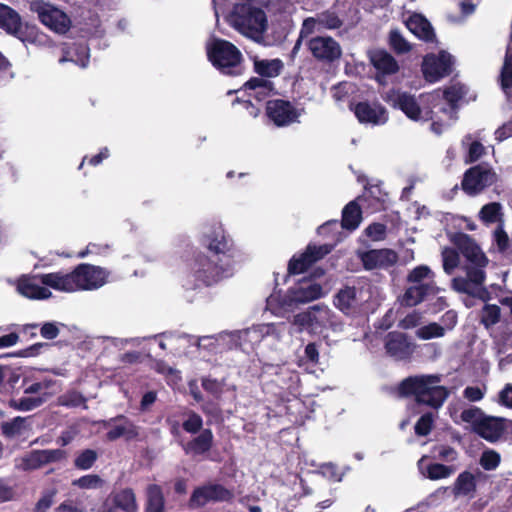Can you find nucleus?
I'll return each mask as SVG.
<instances>
[{
  "label": "nucleus",
  "instance_id": "nucleus-11",
  "mask_svg": "<svg viewBox=\"0 0 512 512\" xmlns=\"http://www.w3.org/2000/svg\"><path fill=\"white\" fill-rule=\"evenodd\" d=\"M75 287L77 291H93L108 283L110 271L104 267L82 263L74 269Z\"/></svg>",
  "mask_w": 512,
  "mask_h": 512
},
{
  "label": "nucleus",
  "instance_id": "nucleus-42",
  "mask_svg": "<svg viewBox=\"0 0 512 512\" xmlns=\"http://www.w3.org/2000/svg\"><path fill=\"white\" fill-rule=\"evenodd\" d=\"M253 64H254V71L263 77L267 78H273L277 77L283 67V62L276 58V59H260L258 57L253 58Z\"/></svg>",
  "mask_w": 512,
  "mask_h": 512
},
{
  "label": "nucleus",
  "instance_id": "nucleus-10",
  "mask_svg": "<svg viewBox=\"0 0 512 512\" xmlns=\"http://www.w3.org/2000/svg\"><path fill=\"white\" fill-rule=\"evenodd\" d=\"M29 8L39 20L52 31L64 34L71 27V20L62 10L42 0H31Z\"/></svg>",
  "mask_w": 512,
  "mask_h": 512
},
{
  "label": "nucleus",
  "instance_id": "nucleus-41",
  "mask_svg": "<svg viewBox=\"0 0 512 512\" xmlns=\"http://www.w3.org/2000/svg\"><path fill=\"white\" fill-rule=\"evenodd\" d=\"M212 443V431L210 429H205L196 438L188 442L184 447V450L188 455H202L210 450Z\"/></svg>",
  "mask_w": 512,
  "mask_h": 512
},
{
  "label": "nucleus",
  "instance_id": "nucleus-44",
  "mask_svg": "<svg viewBox=\"0 0 512 512\" xmlns=\"http://www.w3.org/2000/svg\"><path fill=\"white\" fill-rule=\"evenodd\" d=\"M361 222V210L356 201L348 203L342 212L341 226L348 230H355Z\"/></svg>",
  "mask_w": 512,
  "mask_h": 512
},
{
  "label": "nucleus",
  "instance_id": "nucleus-32",
  "mask_svg": "<svg viewBox=\"0 0 512 512\" xmlns=\"http://www.w3.org/2000/svg\"><path fill=\"white\" fill-rule=\"evenodd\" d=\"M112 423H116L107 433V439L114 441L120 437H124L127 440L134 439L138 436V428L128 419L123 416L116 417L105 422V426H111Z\"/></svg>",
  "mask_w": 512,
  "mask_h": 512
},
{
  "label": "nucleus",
  "instance_id": "nucleus-49",
  "mask_svg": "<svg viewBox=\"0 0 512 512\" xmlns=\"http://www.w3.org/2000/svg\"><path fill=\"white\" fill-rule=\"evenodd\" d=\"M502 206L497 202H492L484 205L479 212L480 218L485 223L502 224Z\"/></svg>",
  "mask_w": 512,
  "mask_h": 512
},
{
  "label": "nucleus",
  "instance_id": "nucleus-2",
  "mask_svg": "<svg viewBox=\"0 0 512 512\" xmlns=\"http://www.w3.org/2000/svg\"><path fill=\"white\" fill-rule=\"evenodd\" d=\"M453 243L465 258L463 270L465 276H458L452 279V289L458 293L468 294L483 299L487 295L484 286L486 274L485 268L489 263L477 243L467 234H455Z\"/></svg>",
  "mask_w": 512,
  "mask_h": 512
},
{
  "label": "nucleus",
  "instance_id": "nucleus-1",
  "mask_svg": "<svg viewBox=\"0 0 512 512\" xmlns=\"http://www.w3.org/2000/svg\"><path fill=\"white\" fill-rule=\"evenodd\" d=\"M453 243L465 258L463 270L465 276H458L452 279V289L458 293L468 294L483 299L487 295L484 286L486 274L485 268L489 263L477 243L467 234H455Z\"/></svg>",
  "mask_w": 512,
  "mask_h": 512
},
{
  "label": "nucleus",
  "instance_id": "nucleus-20",
  "mask_svg": "<svg viewBox=\"0 0 512 512\" xmlns=\"http://www.w3.org/2000/svg\"><path fill=\"white\" fill-rule=\"evenodd\" d=\"M353 110L358 121L362 124L377 126L388 121L386 109L378 103L359 102Z\"/></svg>",
  "mask_w": 512,
  "mask_h": 512
},
{
  "label": "nucleus",
  "instance_id": "nucleus-35",
  "mask_svg": "<svg viewBox=\"0 0 512 512\" xmlns=\"http://www.w3.org/2000/svg\"><path fill=\"white\" fill-rule=\"evenodd\" d=\"M0 28L25 41L22 37V22L19 14L4 4H0Z\"/></svg>",
  "mask_w": 512,
  "mask_h": 512
},
{
  "label": "nucleus",
  "instance_id": "nucleus-64",
  "mask_svg": "<svg viewBox=\"0 0 512 512\" xmlns=\"http://www.w3.org/2000/svg\"><path fill=\"white\" fill-rule=\"evenodd\" d=\"M500 463V455L492 450L485 451L480 459L481 466L486 470L495 469Z\"/></svg>",
  "mask_w": 512,
  "mask_h": 512
},
{
  "label": "nucleus",
  "instance_id": "nucleus-9",
  "mask_svg": "<svg viewBox=\"0 0 512 512\" xmlns=\"http://www.w3.org/2000/svg\"><path fill=\"white\" fill-rule=\"evenodd\" d=\"M202 243L219 260L220 256L232 258L235 256L231 238L226 234L220 222L207 224L202 230Z\"/></svg>",
  "mask_w": 512,
  "mask_h": 512
},
{
  "label": "nucleus",
  "instance_id": "nucleus-3",
  "mask_svg": "<svg viewBox=\"0 0 512 512\" xmlns=\"http://www.w3.org/2000/svg\"><path fill=\"white\" fill-rule=\"evenodd\" d=\"M400 396H413L418 404L439 409L449 396L448 389L441 385L438 374L415 375L405 378L399 384Z\"/></svg>",
  "mask_w": 512,
  "mask_h": 512
},
{
  "label": "nucleus",
  "instance_id": "nucleus-28",
  "mask_svg": "<svg viewBox=\"0 0 512 512\" xmlns=\"http://www.w3.org/2000/svg\"><path fill=\"white\" fill-rule=\"evenodd\" d=\"M439 288L435 283H425L419 285H410L400 298L403 306L413 307L421 303L427 296L438 293Z\"/></svg>",
  "mask_w": 512,
  "mask_h": 512
},
{
  "label": "nucleus",
  "instance_id": "nucleus-19",
  "mask_svg": "<svg viewBox=\"0 0 512 512\" xmlns=\"http://www.w3.org/2000/svg\"><path fill=\"white\" fill-rule=\"evenodd\" d=\"M440 98L434 102L433 108H437V114L442 112L448 120H454L456 114L457 102L466 94V87L459 83L447 88Z\"/></svg>",
  "mask_w": 512,
  "mask_h": 512
},
{
  "label": "nucleus",
  "instance_id": "nucleus-52",
  "mask_svg": "<svg viewBox=\"0 0 512 512\" xmlns=\"http://www.w3.org/2000/svg\"><path fill=\"white\" fill-rule=\"evenodd\" d=\"M463 146H468L466 163L477 161L484 153V146L478 141H472L470 136H466L462 141Z\"/></svg>",
  "mask_w": 512,
  "mask_h": 512
},
{
  "label": "nucleus",
  "instance_id": "nucleus-30",
  "mask_svg": "<svg viewBox=\"0 0 512 512\" xmlns=\"http://www.w3.org/2000/svg\"><path fill=\"white\" fill-rule=\"evenodd\" d=\"M291 297L296 307L317 300L323 296V289L320 284L310 281L300 282L297 286L290 288Z\"/></svg>",
  "mask_w": 512,
  "mask_h": 512
},
{
  "label": "nucleus",
  "instance_id": "nucleus-61",
  "mask_svg": "<svg viewBox=\"0 0 512 512\" xmlns=\"http://www.w3.org/2000/svg\"><path fill=\"white\" fill-rule=\"evenodd\" d=\"M203 420L200 415L190 412L187 415V419L183 422V429L188 432L195 434L202 428Z\"/></svg>",
  "mask_w": 512,
  "mask_h": 512
},
{
  "label": "nucleus",
  "instance_id": "nucleus-37",
  "mask_svg": "<svg viewBox=\"0 0 512 512\" xmlns=\"http://www.w3.org/2000/svg\"><path fill=\"white\" fill-rule=\"evenodd\" d=\"M89 48L86 44L79 43L72 46L63 47V56L59 59V63L73 62L76 65L85 68L89 63Z\"/></svg>",
  "mask_w": 512,
  "mask_h": 512
},
{
  "label": "nucleus",
  "instance_id": "nucleus-22",
  "mask_svg": "<svg viewBox=\"0 0 512 512\" xmlns=\"http://www.w3.org/2000/svg\"><path fill=\"white\" fill-rule=\"evenodd\" d=\"M358 256L367 270L388 268L394 265L398 259L397 254L391 249L359 252Z\"/></svg>",
  "mask_w": 512,
  "mask_h": 512
},
{
  "label": "nucleus",
  "instance_id": "nucleus-13",
  "mask_svg": "<svg viewBox=\"0 0 512 512\" xmlns=\"http://www.w3.org/2000/svg\"><path fill=\"white\" fill-rule=\"evenodd\" d=\"M66 457L61 449L33 450L15 459V468L22 471H30L41 468L44 465L59 462Z\"/></svg>",
  "mask_w": 512,
  "mask_h": 512
},
{
  "label": "nucleus",
  "instance_id": "nucleus-56",
  "mask_svg": "<svg viewBox=\"0 0 512 512\" xmlns=\"http://www.w3.org/2000/svg\"><path fill=\"white\" fill-rule=\"evenodd\" d=\"M97 453L92 449H86L82 451L74 461V464L77 468L81 470L90 469L95 461L97 460Z\"/></svg>",
  "mask_w": 512,
  "mask_h": 512
},
{
  "label": "nucleus",
  "instance_id": "nucleus-54",
  "mask_svg": "<svg viewBox=\"0 0 512 512\" xmlns=\"http://www.w3.org/2000/svg\"><path fill=\"white\" fill-rule=\"evenodd\" d=\"M483 411L477 407H469L464 409L460 414V419L463 422L469 423L473 426L474 431L478 427V424L485 418Z\"/></svg>",
  "mask_w": 512,
  "mask_h": 512
},
{
  "label": "nucleus",
  "instance_id": "nucleus-36",
  "mask_svg": "<svg viewBox=\"0 0 512 512\" xmlns=\"http://www.w3.org/2000/svg\"><path fill=\"white\" fill-rule=\"evenodd\" d=\"M481 472L471 473L464 471L458 475L453 485V493L455 496H465L473 498L476 492L477 479L481 476Z\"/></svg>",
  "mask_w": 512,
  "mask_h": 512
},
{
  "label": "nucleus",
  "instance_id": "nucleus-26",
  "mask_svg": "<svg viewBox=\"0 0 512 512\" xmlns=\"http://www.w3.org/2000/svg\"><path fill=\"white\" fill-rule=\"evenodd\" d=\"M385 347L387 353L397 360L407 359L414 352V344L405 334L399 332L388 334Z\"/></svg>",
  "mask_w": 512,
  "mask_h": 512
},
{
  "label": "nucleus",
  "instance_id": "nucleus-25",
  "mask_svg": "<svg viewBox=\"0 0 512 512\" xmlns=\"http://www.w3.org/2000/svg\"><path fill=\"white\" fill-rule=\"evenodd\" d=\"M16 289L22 296L34 300H45L52 296L51 291L40 282V275L22 276L17 281Z\"/></svg>",
  "mask_w": 512,
  "mask_h": 512
},
{
  "label": "nucleus",
  "instance_id": "nucleus-15",
  "mask_svg": "<svg viewBox=\"0 0 512 512\" xmlns=\"http://www.w3.org/2000/svg\"><path fill=\"white\" fill-rule=\"evenodd\" d=\"M496 180V174L490 167L476 165L466 171L462 181V189L469 195H475L494 184Z\"/></svg>",
  "mask_w": 512,
  "mask_h": 512
},
{
  "label": "nucleus",
  "instance_id": "nucleus-60",
  "mask_svg": "<svg viewBox=\"0 0 512 512\" xmlns=\"http://www.w3.org/2000/svg\"><path fill=\"white\" fill-rule=\"evenodd\" d=\"M434 421L432 413L423 414L415 424V433L419 436H426L430 433Z\"/></svg>",
  "mask_w": 512,
  "mask_h": 512
},
{
  "label": "nucleus",
  "instance_id": "nucleus-59",
  "mask_svg": "<svg viewBox=\"0 0 512 512\" xmlns=\"http://www.w3.org/2000/svg\"><path fill=\"white\" fill-rule=\"evenodd\" d=\"M389 41L391 47L397 53H406L411 49V46L408 43V41L397 30H392L390 32Z\"/></svg>",
  "mask_w": 512,
  "mask_h": 512
},
{
  "label": "nucleus",
  "instance_id": "nucleus-23",
  "mask_svg": "<svg viewBox=\"0 0 512 512\" xmlns=\"http://www.w3.org/2000/svg\"><path fill=\"white\" fill-rule=\"evenodd\" d=\"M40 282L49 290L53 289L61 293L76 292L73 270L70 272L56 271L40 274Z\"/></svg>",
  "mask_w": 512,
  "mask_h": 512
},
{
  "label": "nucleus",
  "instance_id": "nucleus-53",
  "mask_svg": "<svg viewBox=\"0 0 512 512\" xmlns=\"http://www.w3.org/2000/svg\"><path fill=\"white\" fill-rule=\"evenodd\" d=\"M86 399L84 396L77 392V391H68L67 393H64L63 395L58 397V404L64 407H79L81 405L85 406Z\"/></svg>",
  "mask_w": 512,
  "mask_h": 512
},
{
  "label": "nucleus",
  "instance_id": "nucleus-5",
  "mask_svg": "<svg viewBox=\"0 0 512 512\" xmlns=\"http://www.w3.org/2000/svg\"><path fill=\"white\" fill-rule=\"evenodd\" d=\"M228 23L242 35L256 42L263 40L267 29L265 12L253 7L249 2L235 4L228 16Z\"/></svg>",
  "mask_w": 512,
  "mask_h": 512
},
{
  "label": "nucleus",
  "instance_id": "nucleus-45",
  "mask_svg": "<svg viewBox=\"0 0 512 512\" xmlns=\"http://www.w3.org/2000/svg\"><path fill=\"white\" fill-rule=\"evenodd\" d=\"M164 498L162 491L157 485H150L147 488V512H163Z\"/></svg>",
  "mask_w": 512,
  "mask_h": 512
},
{
  "label": "nucleus",
  "instance_id": "nucleus-38",
  "mask_svg": "<svg viewBox=\"0 0 512 512\" xmlns=\"http://www.w3.org/2000/svg\"><path fill=\"white\" fill-rule=\"evenodd\" d=\"M30 417H16L11 421L2 423L1 431L8 438H26L31 431Z\"/></svg>",
  "mask_w": 512,
  "mask_h": 512
},
{
  "label": "nucleus",
  "instance_id": "nucleus-33",
  "mask_svg": "<svg viewBox=\"0 0 512 512\" xmlns=\"http://www.w3.org/2000/svg\"><path fill=\"white\" fill-rule=\"evenodd\" d=\"M242 90L248 98L261 102L273 93L274 85L270 80L254 77L244 84Z\"/></svg>",
  "mask_w": 512,
  "mask_h": 512
},
{
  "label": "nucleus",
  "instance_id": "nucleus-39",
  "mask_svg": "<svg viewBox=\"0 0 512 512\" xmlns=\"http://www.w3.org/2000/svg\"><path fill=\"white\" fill-rule=\"evenodd\" d=\"M425 457H422L419 462V470L421 474L430 480H440L449 478L455 473L457 467L454 465H444L440 463H431L424 465Z\"/></svg>",
  "mask_w": 512,
  "mask_h": 512
},
{
  "label": "nucleus",
  "instance_id": "nucleus-29",
  "mask_svg": "<svg viewBox=\"0 0 512 512\" xmlns=\"http://www.w3.org/2000/svg\"><path fill=\"white\" fill-rule=\"evenodd\" d=\"M178 341H186L190 342L191 340L194 341L195 345L199 349H205L208 352H217L218 350H221L222 347H227L229 349H232L230 347L231 345V336L230 332L221 333L217 336H203L200 338H193V337H178Z\"/></svg>",
  "mask_w": 512,
  "mask_h": 512
},
{
  "label": "nucleus",
  "instance_id": "nucleus-63",
  "mask_svg": "<svg viewBox=\"0 0 512 512\" xmlns=\"http://www.w3.org/2000/svg\"><path fill=\"white\" fill-rule=\"evenodd\" d=\"M321 28L335 29L341 25V21L335 13L327 12L316 17Z\"/></svg>",
  "mask_w": 512,
  "mask_h": 512
},
{
  "label": "nucleus",
  "instance_id": "nucleus-24",
  "mask_svg": "<svg viewBox=\"0 0 512 512\" xmlns=\"http://www.w3.org/2000/svg\"><path fill=\"white\" fill-rule=\"evenodd\" d=\"M232 348L240 347L243 350L253 348L255 345L265 341L263 323L253 325L245 330L230 332Z\"/></svg>",
  "mask_w": 512,
  "mask_h": 512
},
{
  "label": "nucleus",
  "instance_id": "nucleus-47",
  "mask_svg": "<svg viewBox=\"0 0 512 512\" xmlns=\"http://www.w3.org/2000/svg\"><path fill=\"white\" fill-rule=\"evenodd\" d=\"M115 505L126 511V512H135L137 509L136 498L131 489H124L114 496Z\"/></svg>",
  "mask_w": 512,
  "mask_h": 512
},
{
  "label": "nucleus",
  "instance_id": "nucleus-17",
  "mask_svg": "<svg viewBox=\"0 0 512 512\" xmlns=\"http://www.w3.org/2000/svg\"><path fill=\"white\" fill-rule=\"evenodd\" d=\"M332 250V246L328 244L315 246L309 245L305 252L298 256H293V258L289 261L288 271L291 274H300L305 272L309 266H311L314 262L320 260L325 255L330 253Z\"/></svg>",
  "mask_w": 512,
  "mask_h": 512
},
{
  "label": "nucleus",
  "instance_id": "nucleus-4",
  "mask_svg": "<svg viewBox=\"0 0 512 512\" xmlns=\"http://www.w3.org/2000/svg\"><path fill=\"white\" fill-rule=\"evenodd\" d=\"M291 325L298 333L307 331L314 335L322 334L326 329H331L333 332L344 330V323L340 318L327 305L323 304L313 305L294 315Z\"/></svg>",
  "mask_w": 512,
  "mask_h": 512
},
{
  "label": "nucleus",
  "instance_id": "nucleus-51",
  "mask_svg": "<svg viewBox=\"0 0 512 512\" xmlns=\"http://www.w3.org/2000/svg\"><path fill=\"white\" fill-rule=\"evenodd\" d=\"M443 270L446 274L451 275L459 266V254L452 248H444L442 250Z\"/></svg>",
  "mask_w": 512,
  "mask_h": 512
},
{
  "label": "nucleus",
  "instance_id": "nucleus-62",
  "mask_svg": "<svg viewBox=\"0 0 512 512\" xmlns=\"http://www.w3.org/2000/svg\"><path fill=\"white\" fill-rule=\"evenodd\" d=\"M40 383L43 390V395H40V397H45V402L61 389L59 382L52 378H43Z\"/></svg>",
  "mask_w": 512,
  "mask_h": 512
},
{
  "label": "nucleus",
  "instance_id": "nucleus-48",
  "mask_svg": "<svg viewBox=\"0 0 512 512\" xmlns=\"http://www.w3.org/2000/svg\"><path fill=\"white\" fill-rule=\"evenodd\" d=\"M45 403V397L25 396L19 399H12L9 402L10 407L19 411H31Z\"/></svg>",
  "mask_w": 512,
  "mask_h": 512
},
{
  "label": "nucleus",
  "instance_id": "nucleus-14",
  "mask_svg": "<svg viewBox=\"0 0 512 512\" xmlns=\"http://www.w3.org/2000/svg\"><path fill=\"white\" fill-rule=\"evenodd\" d=\"M368 297L363 289L346 286L334 296V305L347 316L361 313Z\"/></svg>",
  "mask_w": 512,
  "mask_h": 512
},
{
  "label": "nucleus",
  "instance_id": "nucleus-6",
  "mask_svg": "<svg viewBox=\"0 0 512 512\" xmlns=\"http://www.w3.org/2000/svg\"><path fill=\"white\" fill-rule=\"evenodd\" d=\"M440 98L439 92L427 96H421L419 101L411 94L392 90L389 91L385 100L394 108L400 109L409 119L413 121H428L433 119V104Z\"/></svg>",
  "mask_w": 512,
  "mask_h": 512
},
{
  "label": "nucleus",
  "instance_id": "nucleus-18",
  "mask_svg": "<svg viewBox=\"0 0 512 512\" xmlns=\"http://www.w3.org/2000/svg\"><path fill=\"white\" fill-rule=\"evenodd\" d=\"M452 57L446 52H440L438 56L427 55L422 64V71L425 79L429 82H436L451 72Z\"/></svg>",
  "mask_w": 512,
  "mask_h": 512
},
{
  "label": "nucleus",
  "instance_id": "nucleus-34",
  "mask_svg": "<svg viewBox=\"0 0 512 512\" xmlns=\"http://www.w3.org/2000/svg\"><path fill=\"white\" fill-rule=\"evenodd\" d=\"M505 430V419L498 417L485 416L478 424L476 433L488 441L498 440Z\"/></svg>",
  "mask_w": 512,
  "mask_h": 512
},
{
  "label": "nucleus",
  "instance_id": "nucleus-40",
  "mask_svg": "<svg viewBox=\"0 0 512 512\" xmlns=\"http://www.w3.org/2000/svg\"><path fill=\"white\" fill-rule=\"evenodd\" d=\"M406 26L420 39L432 41L434 38V31L430 23L420 14L411 15L406 21Z\"/></svg>",
  "mask_w": 512,
  "mask_h": 512
},
{
  "label": "nucleus",
  "instance_id": "nucleus-43",
  "mask_svg": "<svg viewBox=\"0 0 512 512\" xmlns=\"http://www.w3.org/2000/svg\"><path fill=\"white\" fill-rule=\"evenodd\" d=\"M265 340L269 341L271 345H277L282 342L287 333L292 334L295 328L291 325L288 328L284 322L280 323H263Z\"/></svg>",
  "mask_w": 512,
  "mask_h": 512
},
{
  "label": "nucleus",
  "instance_id": "nucleus-27",
  "mask_svg": "<svg viewBox=\"0 0 512 512\" xmlns=\"http://www.w3.org/2000/svg\"><path fill=\"white\" fill-rule=\"evenodd\" d=\"M230 493L220 485H208L197 488L190 499L191 507H201L210 501L226 500Z\"/></svg>",
  "mask_w": 512,
  "mask_h": 512
},
{
  "label": "nucleus",
  "instance_id": "nucleus-8",
  "mask_svg": "<svg viewBox=\"0 0 512 512\" xmlns=\"http://www.w3.org/2000/svg\"><path fill=\"white\" fill-rule=\"evenodd\" d=\"M207 257L199 255L192 266L193 276L203 285H212L222 278L229 277L233 273V267L228 258L220 256Z\"/></svg>",
  "mask_w": 512,
  "mask_h": 512
},
{
  "label": "nucleus",
  "instance_id": "nucleus-7",
  "mask_svg": "<svg viewBox=\"0 0 512 512\" xmlns=\"http://www.w3.org/2000/svg\"><path fill=\"white\" fill-rule=\"evenodd\" d=\"M207 55L210 62L224 74L232 75L239 72L242 54L229 41L213 39L207 44Z\"/></svg>",
  "mask_w": 512,
  "mask_h": 512
},
{
  "label": "nucleus",
  "instance_id": "nucleus-46",
  "mask_svg": "<svg viewBox=\"0 0 512 512\" xmlns=\"http://www.w3.org/2000/svg\"><path fill=\"white\" fill-rule=\"evenodd\" d=\"M407 281L412 285L434 283V273L428 266L420 265L408 274Z\"/></svg>",
  "mask_w": 512,
  "mask_h": 512
},
{
  "label": "nucleus",
  "instance_id": "nucleus-50",
  "mask_svg": "<svg viewBox=\"0 0 512 512\" xmlns=\"http://www.w3.org/2000/svg\"><path fill=\"white\" fill-rule=\"evenodd\" d=\"M445 335L443 327L436 322L429 323L417 329L416 336L422 340L440 338Z\"/></svg>",
  "mask_w": 512,
  "mask_h": 512
},
{
  "label": "nucleus",
  "instance_id": "nucleus-55",
  "mask_svg": "<svg viewBox=\"0 0 512 512\" xmlns=\"http://www.w3.org/2000/svg\"><path fill=\"white\" fill-rule=\"evenodd\" d=\"M500 318V308L497 305L486 304L481 312V322L489 328L496 324Z\"/></svg>",
  "mask_w": 512,
  "mask_h": 512
},
{
  "label": "nucleus",
  "instance_id": "nucleus-12",
  "mask_svg": "<svg viewBox=\"0 0 512 512\" xmlns=\"http://www.w3.org/2000/svg\"><path fill=\"white\" fill-rule=\"evenodd\" d=\"M303 109L295 107L283 99L269 100L266 104V115L277 127H286L299 122Z\"/></svg>",
  "mask_w": 512,
  "mask_h": 512
},
{
  "label": "nucleus",
  "instance_id": "nucleus-31",
  "mask_svg": "<svg viewBox=\"0 0 512 512\" xmlns=\"http://www.w3.org/2000/svg\"><path fill=\"white\" fill-rule=\"evenodd\" d=\"M296 308L290 289L282 295L280 292L272 293L266 300V309L277 317H284Z\"/></svg>",
  "mask_w": 512,
  "mask_h": 512
},
{
  "label": "nucleus",
  "instance_id": "nucleus-57",
  "mask_svg": "<svg viewBox=\"0 0 512 512\" xmlns=\"http://www.w3.org/2000/svg\"><path fill=\"white\" fill-rule=\"evenodd\" d=\"M103 483V480L94 474L85 475L73 481V485L82 489H98Z\"/></svg>",
  "mask_w": 512,
  "mask_h": 512
},
{
  "label": "nucleus",
  "instance_id": "nucleus-16",
  "mask_svg": "<svg viewBox=\"0 0 512 512\" xmlns=\"http://www.w3.org/2000/svg\"><path fill=\"white\" fill-rule=\"evenodd\" d=\"M307 46L318 61L331 63L342 55L340 44L330 36H316L308 40Z\"/></svg>",
  "mask_w": 512,
  "mask_h": 512
},
{
  "label": "nucleus",
  "instance_id": "nucleus-58",
  "mask_svg": "<svg viewBox=\"0 0 512 512\" xmlns=\"http://www.w3.org/2000/svg\"><path fill=\"white\" fill-rule=\"evenodd\" d=\"M110 245L103 243H89L86 248L78 253L79 258H85L88 255L106 256L110 252Z\"/></svg>",
  "mask_w": 512,
  "mask_h": 512
},
{
  "label": "nucleus",
  "instance_id": "nucleus-21",
  "mask_svg": "<svg viewBox=\"0 0 512 512\" xmlns=\"http://www.w3.org/2000/svg\"><path fill=\"white\" fill-rule=\"evenodd\" d=\"M369 59L377 71L376 79L384 83V77L398 72L399 65L395 58L385 50H373L369 52Z\"/></svg>",
  "mask_w": 512,
  "mask_h": 512
}]
</instances>
